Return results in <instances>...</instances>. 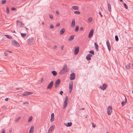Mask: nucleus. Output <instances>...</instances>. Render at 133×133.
Here are the masks:
<instances>
[{"instance_id":"obj_12","label":"nucleus","mask_w":133,"mask_h":133,"mask_svg":"<svg viewBox=\"0 0 133 133\" xmlns=\"http://www.w3.org/2000/svg\"><path fill=\"white\" fill-rule=\"evenodd\" d=\"M12 44L14 45H15L17 47H18L19 46V45L18 42L15 40H14L12 42Z\"/></svg>"},{"instance_id":"obj_28","label":"nucleus","mask_w":133,"mask_h":133,"mask_svg":"<svg viewBox=\"0 0 133 133\" xmlns=\"http://www.w3.org/2000/svg\"><path fill=\"white\" fill-rule=\"evenodd\" d=\"M92 20V19L91 17H90L88 19V21L89 23L91 22Z\"/></svg>"},{"instance_id":"obj_27","label":"nucleus","mask_w":133,"mask_h":133,"mask_svg":"<svg viewBox=\"0 0 133 133\" xmlns=\"http://www.w3.org/2000/svg\"><path fill=\"white\" fill-rule=\"evenodd\" d=\"M17 24H18V25H19L20 26H21L22 25V22L21 21H17Z\"/></svg>"},{"instance_id":"obj_36","label":"nucleus","mask_w":133,"mask_h":133,"mask_svg":"<svg viewBox=\"0 0 133 133\" xmlns=\"http://www.w3.org/2000/svg\"><path fill=\"white\" fill-rule=\"evenodd\" d=\"M6 2V0H2V1L1 3L2 4H4Z\"/></svg>"},{"instance_id":"obj_64","label":"nucleus","mask_w":133,"mask_h":133,"mask_svg":"<svg viewBox=\"0 0 133 133\" xmlns=\"http://www.w3.org/2000/svg\"><path fill=\"white\" fill-rule=\"evenodd\" d=\"M11 131H12V130H10L9 131V132H11Z\"/></svg>"},{"instance_id":"obj_49","label":"nucleus","mask_w":133,"mask_h":133,"mask_svg":"<svg viewBox=\"0 0 133 133\" xmlns=\"http://www.w3.org/2000/svg\"><path fill=\"white\" fill-rule=\"evenodd\" d=\"M54 117V113H52L51 114V117Z\"/></svg>"},{"instance_id":"obj_46","label":"nucleus","mask_w":133,"mask_h":133,"mask_svg":"<svg viewBox=\"0 0 133 133\" xmlns=\"http://www.w3.org/2000/svg\"><path fill=\"white\" fill-rule=\"evenodd\" d=\"M56 12L57 15H59V12L58 10H56Z\"/></svg>"},{"instance_id":"obj_48","label":"nucleus","mask_w":133,"mask_h":133,"mask_svg":"<svg viewBox=\"0 0 133 133\" xmlns=\"http://www.w3.org/2000/svg\"><path fill=\"white\" fill-rule=\"evenodd\" d=\"M60 25V23H58L56 24V26H59Z\"/></svg>"},{"instance_id":"obj_51","label":"nucleus","mask_w":133,"mask_h":133,"mask_svg":"<svg viewBox=\"0 0 133 133\" xmlns=\"http://www.w3.org/2000/svg\"><path fill=\"white\" fill-rule=\"evenodd\" d=\"M49 17L51 19H52L53 18V16L52 15H50L49 16Z\"/></svg>"},{"instance_id":"obj_20","label":"nucleus","mask_w":133,"mask_h":133,"mask_svg":"<svg viewBox=\"0 0 133 133\" xmlns=\"http://www.w3.org/2000/svg\"><path fill=\"white\" fill-rule=\"evenodd\" d=\"M108 8L109 12H110L111 11V5L109 3L108 4Z\"/></svg>"},{"instance_id":"obj_47","label":"nucleus","mask_w":133,"mask_h":133,"mask_svg":"<svg viewBox=\"0 0 133 133\" xmlns=\"http://www.w3.org/2000/svg\"><path fill=\"white\" fill-rule=\"evenodd\" d=\"M99 14L100 15V16L101 17H103V16L102 15V14H101V12L100 11H99Z\"/></svg>"},{"instance_id":"obj_1","label":"nucleus","mask_w":133,"mask_h":133,"mask_svg":"<svg viewBox=\"0 0 133 133\" xmlns=\"http://www.w3.org/2000/svg\"><path fill=\"white\" fill-rule=\"evenodd\" d=\"M68 67L67 65L65 64L64 65L62 69L59 72L61 74H63L67 71Z\"/></svg>"},{"instance_id":"obj_33","label":"nucleus","mask_w":133,"mask_h":133,"mask_svg":"<svg viewBox=\"0 0 133 133\" xmlns=\"http://www.w3.org/2000/svg\"><path fill=\"white\" fill-rule=\"evenodd\" d=\"M26 33H21V35L23 37H25L26 36Z\"/></svg>"},{"instance_id":"obj_43","label":"nucleus","mask_w":133,"mask_h":133,"mask_svg":"<svg viewBox=\"0 0 133 133\" xmlns=\"http://www.w3.org/2000/svg\"><path fill=\"white\" fill-rule=\"evenodd\" d=\"M91 123H92V127L93 128H95L96 127L95 125L94 124L93 122H92Z\"/></svg>"},{"instance_id":"obj_4","label":"nucleus","mask_w":133,"mask_h":133,"mask_svg":"<svg viewBox=\"0 0 133 133\" xmlns=\"http://www.w3.org/2000/svg\"><path fill=\"white\" fill-rule=\"evenodd\" d=\"M73 81L71 82L69 84V92L71 93L72 91L73 87Z\"/></svg>"},{"instance_id":"obj_62","label":"nucleus","mask_w":133,"mask_h":133,"mask_svg":"<svg viewBox=\"0 0 133 133\" xmlns=\"http://www.w3.org/2000/svg\"><path fill=\"white\" fill-rule=\"evenodd\" d=\"M80 109L83 110H84V108H83L81 109Z\"/></svg>"},{"instance_id":"obj_17","label":"nucleus","mask_w":133,"mask_h":133,"mask_svg":"<svg viewBox=\"0 0 133 133\" xmlns=\"http://www.w3.org/2000/svg\"><path fill=\"white\" fill-rule=\"evenodd\" d=\"M34 130V126L33 125H31L30 128L29 130V133H33Z\"/></svg>"},{"instance_id":"obj_60","label":"nucleus","mask_w":133,"mask_h":133,"mask_svg":"<svg viewBox=\"0 0 133 133\" xmlns=\"http://www.w3.org/2000/svg\"><path fill=\"white\" fill-rule=\"evenodd\" d=\"M26 0H22V1L23 2H24L26 1Z\"/></svg>"},{"instance_id":"obj_13","label":"nucleus","mask_w":133,"mask_h":133,"mask_svg":"<svg viewBox=\"0 0 133 133\" xmlns=\"http://www.w3.org/2000/svg\"><path fill=\"white\" fill-rule=\"evenodd\" d=\"M79 51V46L76 47L74 51V54L75 55H77L78 52Z\"/></svg>"},{"instance_id":"obj_63","label":"nucleus","mask_w":133,"mask_h":133,"mask_svg":"<svg viewBox=\"0 0 133 133\" xmlns=\"http://www.w3.org/2000/svg\"><path fill=\"white\" fill-rule=\"evenodd\" d=\"M13 32L14 33H16V31H15V30H14Z\"/></svg>"},{"instance_id":"obj_39","label":"nucleus","mask_w":133,"mask_h":133,"mask_svg":"<svg viewBox=\"0 0 133 133\" xmlns=\"http://www.w3.org/2000/svg\"><path fill=\"white\" fill-rule=\"evenodd\" d=\"M123 5H124V6L125 7V8L126 9H127L128 8L127 6V4L125 3H123Z\"/></svg>"},{"instance_id":"obj_7","label":"nucleus","mask_w":133,"mask_h":133,"mask_svg":"<svg viewBox=\"0 0 133 133\" xmlns=\"http://www.w3.org/2000/svg\"><path fill=\"white\" fill-rule=\"evenodd\" d=\"M75 74L74 72H72L70 75V80H74L75 78Z\"/></svg>"},{"instance_id":"obj_22","label":"nucleus","mask_w":133,"mask_h":133,"mask_svg":"<svg viewBox=\"0 0 133 133\" xmlns=\"http://www.w3.org/2000/svg\"><path fill=\"white\" fill-rule=\"evenodd\" d=\"M51 73L53 75L55 76H56L57 74V72L55 71H52Z\"/></svg>"},{"instance_id":"obj_35","label":"nucleus","mask_w":133,"mask_h":133,"mask_svg":"<svg viewBox=\"0 0 133 133\" xmlns=\"http://www.w3.org/2000/svg\"><path fill=\"white\" fill-rule=\"evenodd\" d=\"M74 13L75 14L77 15H79L80 14V12H79L77 11H75L74 12Z\"/></svg>"},{"instance_id":"obj_42","label":"nucleus","mask_w":133,"mask_h":133,"mask_svg":"<svg viewBox=\"0 0 133 133\" xmlns=\"http://www.w3.org/2000/svg\"><path fill=\"white\" fill-rule=\"evenodd\" d=\"M106 44L107 46L110 45V43H109L108 41H106Z\"/></svg>"},{"instance_id":"obj_11","label":"nucleus","mask_w":133,"mask_h":133,"mask_svg":"<svg viewBox=\"0 0 133 133\" xmlns=\"http://www.w3.org/2000/svg\"><path fill=\"white\" fill-rule=\"evenodd\" d=\"M32 94V92L29 91L24 92V93L22 94L24 96H27L30 95H31Z\"/></svg>"},{"instance_id":"obj_50","label":"nucleus","mask_w":133,"mask_h":133,"mask_svg":"<svg viewBox=\"0 0 133 133\" xmlns=\"http://www.w3.org/2000/svg\"><path fill=\"white\" fill-rule=\"evenodd\" d=\"M80 30L81 31H83V27H81L80 28Z\"/></svg>"},{"instance_id":"obj_21","label":"nucleus","mask_w":133,"mask_h":133,"mask_svg":"<svg viewBox=\"0 0 133 133\" xmlns=\"http://www.w3.org/2000/svg\"><path fill=\"white\" fill-rule=\"evenodd\" d=\"M130 63H128L127 65H126L125 66V68L126 69H129L130 67Z\"/></svg>"},{"instance_id":"obj_32","label":"nucleus","mask_w":133,"mask_h":133,"mask_svg":"<svg viewBox=\"0 0 133 133\" xmlns=\"http://www.w3.org/2000/svg\"><path fill=\"white\" fill-rule=\"evenodd\" d=\"M115 40L116 41H118V36L116 35L115 36Z\"/></svg>"},{"instance_id":"obj_52","label":"nucleus","mask_w":133,"mask_h":133,"mask_svg":"<svg viewBox=\"0 0 133 133\" xmlns=\"http://www.w3.org/2000/svg\"><path fill=\"white\" fill-rule=\"evenodd\" d=\"M5 130H4V129L2 131L1 133H5Z\"/></svg>"},{"instance_id":"obj_37","label":"nucleus","mask_w":133,"mask_h":133,"mask_svg":"<svg viewBox=\"0 0 133 133\" xmlns=\"http://www.w3.org/2000/svg\"><path fill=\"white\" fill-rule=\"evenodd\" d=\"M21 119V117H19L16 120V122H18Z\"/></svg>"},{"instance_id":"obj_24","label":"nucleus","mask_w":133,"mask_h":133,"mask_svg":"<svg viewBox=\"0 0 133 133\" xmlns=\"http://www.w3.org/2000/svg\"><path fill=\"white\" fill-rule=\"evenodd\" d=\"M55 127V126L54 125L51 126L49 130V131H50L51 132L52 130L54 129Z\"/></svg>"},{"instance_id":"obj_57","label":"nucleus","mask_w":133,"mask_h":133,"mask_svg":"<svg viewBox=\"0 0 133 133\" xmlns=\"http://www.w3.org/2000/svg\"><path fill=\"white\" fill-rule=\"evenodd\" d=\"M4 54L5 56H7L8 55V54L5 52L4 53Z\"/></svg>"},{"instance_id":"obj_25","label":"nucleus","mask_w":133,"mask_h":133,"mask_svg":"<svg viewBox=\"0 0 133 133\" xmlns=\"http://www.w3.org/2000/svg\"><path fill=\"white\" fill-rule=\"evenodd\" d=\"M74 35H71L70 36L69 39V41H71L74 39Z\"/></svg>"},{"instance_id":"obj_26","label":"nucleus","mask_w":133,"mask_h":133,"mask_svg":"<svg viewBox=\"0 0 133 133\" xmlns=\"http://www.w3.org/2000/svg\"><path fill=\"white\" fill-rule=\"evenodd\" d=\"M72 8L75 10H78V6H72Z\"/></svg>"},{"instance_id":"obj_58","label":"nucleus","mask_w":133,"mask_h":133,"mask_svg":"<svg viewBox=\"0 0 133 133\" xmlns=\"http://www.w3.org/2000/svg\"><path fill=\"white\" fill-rule=\"evenodd\" d=\"M8 100V98H6L5 99V101H7Z\"/></svg>"},{"instance_id":"obj_10","label":"nucleus","mask_w":133,"mask_h":133,"mask_svg":"<svg viewBox=\"0 0 133 133\" xmlns=\"http://www.w3.org/2000/svg\"><path fill=\"white\" fill-rule=\"evenodd\" d=\"M94 32V29H91L89 33V34L88 36L89 38H90L92 37L93 35Z\"/></svg>"},{"instance_id":"obj_38","label":"nucleus","mask_w":133,"mask_h":133,"mask_svg":"<svg viewBox=\"0 0 133 133\" xmlns=\"http://www.w3.org/2000/svg\"><path fill=\"white\" fill-rule=\"evenodd\" d=\"M89 53L91 54H92L93 55H94V51L92 50H91L89 51Z\"/></svg>"},{"instance_id":"obj_3","label":"nucleus","mask_w":133,"mask_h":133,"mask_svg":"<svg viewBox=\"0 0 133 133\" xmlns=\"http://www.w3.org/2000/svg\"><path fill=\"white\" fill-rule=\"evenodd\" d=\"M68 96L65 97V101L64 102L63 109H64L66 107L68 101Z\"/></svg>"},{"instance_id":"obj_44","label":"nucleus","mask_w":133,"mask_h":133,"mask_svg":"<svg viewBox=\"0 0 133 133\" xmlns=\"http://www.w3.org/2000/svg\"><path fill=\"white\" fill-rule=\"evenodd\" d=\"M50 28L51 29H52L54 28V26L52 24H51L50 25Z\"/></svg>"},{"instance_id":"obj_40","label":"nucleus","mask_w":133,"mask_h":133,"mask_svg":"<svg viewBox=\"0 0 133 133\" xmlns=\"http://www.w3.org/2000/svg\"><path fill=\"white\" fill-rule=\"evenodd\" d=\"M107 47H108V49L109 51H110L111 50L110 45H109L108 46H107Z\"/></svg>"},{"instance_id":"obj_54","label":"nucleus","mask_w":133,"mask_h":133,"mask_svg":"<svg viewBox=\"0 0 133 133\" xmlns=\"http://www.w3.org/2000/svg\"><path fill=\"white\" fill-rule=\"evenodd\" d=\"M61 49L62 50H63V45H62L61 46Z\"/></svg>"},{"instance_id":"obj_14","label":"nucleus","mask_w":133,"mask_h":133,"mask_svg":"<svg viewBox=\"0 0 133 133\" xmlns=\"http://www.w3.org/2000/svg\"><path fill=\"white\" fill-rule=\"evenodd\" d=\"M124 97L125 98V101H123L121 102V105L122 106H123L127 102V99L126 97L125 96H124Z\"/></svg>"},{"instance_id":"obj_56","label":"nucleus","mask_w":133,"mask_h":133,"mask_svg":"<svg viewBox=\"0 0 133 133\" xmlns=\"http://www.w3.org/2000/svg\"><path fill=\"white\" fill-rule=\"evenodd\" d=\"M57 48V46L56 45H55L54 47V49H56V48Z\"/></svg>"},{"instance_id":"obj_8","label":"nucleus","mask_w":133,"mask_h":133,"mask_svg":"<svg viewBox=\"0 0 133 133\" xmlns=\"http://www.w3.org/2000/svg\"><path fill=\"white\" fill-rule=\"evenodd\" d=\"M60 80L59 79H57L55 82V88H57L59 85L60 83Z\"/></svg>"},{"instance_id":"obj_23","label":"nucleus","mask_w":133,"mask_h":133,"mask_svg":"<svg viewBox=\"0 0 133 133\" xmlns=\"http://www.w3.org/2000/svg\"><path fill=\"white\" fill-rule=\"evenodd\" d=\"M72 125V123L71 122H68L67 124H65V125L68 127H70Z\"/></svg>"},{"instance_id":"obj_53","label":"nucleus","mask_w":133,"mask_h":133,"mask_svg":"<svg viewBox=\"0 0 133 133\" xmlns=\"http://www.w3.org/2000/svg\"><path fill=\"white\" fill-rule=\"evenodd\" d=\"M63 92L62 91H61L60 92V94L62 95V94L63 93Z\"/></svg>"},{"instance_id":"obj_59","label":"nucleus","mask_w":133,"mask_h":133,"mask_svg":"<svg viewBox=\"0 0 133 133\" xmlns=\"http://www.w3.org/2000/svg\"><path fill=\"white\" fill-rule=\"evenodd\" d=\"M6 51L7 52H8L9 53H12V52L11 51Z\"/></svg>"},{"instance_id":"obj_30","label":"nucleus","mask_w":133,"mask_h":133,"mask_svg":"<svg viewBox=\"0 0 133 133\" xmlns=\"http://www.w3.org/2000/svg\"><path fill=\"white\" fill-rule=\"evenodd\" d=\"M5 36L7 38H8L10 39H11L12 38V37L11 36H10L8 35H5Z\"/></svg>"},{"instance_id":"obj_15","label":"nucleus","mask_w":133,"mask_h":133,"mask_svg":"<svg viewBox=\"0 0 133 133\" xmlns=\"http://www.w3.org/2000/svg\"><path fill=\"white\" fill-rule=\"evenodd\" d=\"M75 19L74 18H73L72 20L71 26L72 27H74L75 26Z\"/></svg>"},{"instance_id":"obj_16","label":"nucleus","mask_w":133,"mask_h":133,"mask_svg":"<svg viewBox=\"0 0 133 133\" xmlns=\"http://www.w3.org/2000/svg\"><path fill=\"white\" fill-rule=\"evenodd\" d=\"M92 56V55L91 54H89L86 56V58L88 61L90 60L91 59V57Z\"/></svg>"},{"instance_id":"obj_41","label":"nucleus","mask_w":133,"mask_h":133,"mask_svg":"<svg viewBox=\"0 0 133 133\" xmlns=\"http://www.w3.org/2000/svg\"><path fill=\"white\" fill-rule=\"evenodd\" d=\"M6 12H7V13L8 14H9V8L8 7L6 8Z\"/></svg>"},{"instance_id":"obj_6","label":"nucleus","mask_w":133,"mask_h":133,"mask_svg":"<svg viewBox=\"0 0 133 133\" xmlns=\"http://www.w3.org/2000/svg\"><path fill=\"white\" fill-rule=\"evenodd\" d=\"M107 85L106 84H104L102 86H100L99 88L102 90H104L107 87Z\"/></svg>"},{"instance_id":"obj_19","label":"nucleus","mask_w":133,"mask_h":133,"mask_svg":"<svg viewBox=\"0 0 133 133\" xmlns=\"http://www.w3.org/2000/svg\"><path fill=\"white\" fill-rule=\"evenodd\" d=\"M95 46L96 51H98V46L96 43H94Z\"/></svg>"},{"instance_id":"obj_61","label":"nucleus","mask_w":133,"mask_h":133,"mask_svg":"<svg viewBox=\"0 0 133 133\" xmlns=\"http://www.w3.org/2000/svg\"><path fill=\"white\" fill-rule=\"evenodd\" d=\"M132 48V47H128V49H131Z\"/></svg>"},{"instance_id":"obj_55","label":"nucleus","mask_w":133,"mask_h":133,"mask_svg":"<svg viewBox=\"0 0 133 133\" xmlns=\"http://www.w3.org/2000/svg\"><path fill=\"white\" fill-rule=\"evenodd\" d=\"M29 104V103L28 102H24V103H23V104Z\"/></svg>"},{"instance_id":"obj_34","label":"nucleus","mask_w":133,"mask_h":133,"mask_svg":"<svg viewBox=\"0 0 133 133\" xmlns=\"http://www.w3.org/2000/svg\"><path fill=\"white\" fill-rule=\"evenodd\" d=\"M54 119V117H51L50 120V122H52L53 121Z\"/></svg>"},{"instance_id":"obj_45","label":"nucleus","mask_w":133,"mask_h":133,"mask_svg":"<svg viewBox=\"0 0 133 133\" xmlns=\"http://www.w3.org/2000/svg\"><path fill=\"white\" fill-rule=\"evenodd\" d=\"M11 10H12V11H15L16 10V8H11Z\"/></svg>"},{"instance_id":"obj_29","label":"nucleus","mask_w":133,"mask_h":133,"mask_svg":"<svg viewBox=\"0 0 133 133\" xmlns=\"http://www.w3.org/2000/svg\"><path fill=\"white\" fill-rule=\"evenodd\" d=\"M32 119V116H31L29 118L28 120V122H29L31 121Z\"/></svg>"},{"instance_id":"obj_18","label":"nucleus","mask_w":133,"mask_h":133,"mask_svg":"<svg viewBox=\"0 0 133 133\" xmlns=\"http://www.w3.org/2000/svg\"><path fill=\"white\" fill-rule=\"evenodd\" d=\"M65 28H63L60 31V33L61 35L63 34L65 31Z\"/></svg>"},{"instance_id":"obj_2","label":"nucleus","mask_w":133,"mask_h":133,"mask_svg":"<svg viewBox=\"0 0 133 133\" xmlns=\"http://www.w3.org/2000/svg\"><path fill=\"white\" fill-rule=\"evenodd\" d=\"M35 42L34 38L31 37L29 38L27 40V42L28 44L30 45H31L34 43Z\"/></svg>"},{"instance_id":"obj_9","label":"nucleus","mask_w":133,"mask_h":133,"mask_svg":"<svg viewBox=\"0 0 133 133\" xmlns=\"http://www.w3.org/2000/svg\"><path fill=\"white\" fill-rule=\"evenodd\" d=\"M54 83L53 81H51L48 84L47 87V89H51L52 88V86L53 85Z\"/></svg>"},{"instance_id":"obj_5","label":"nucleus","mask_w":133,"mask_h":133,"mask_svg":"<svg viewBox=\"0 0 133 133\" xmlns=\"http://www.w3.org/2000/svg\"><path fill=\"white\" fill-rule=\"evenodd\" d=\"M112 108L111 106H109L107 109V113L109 115L111 114L112 112Z\"/></svg>"},{"instance_id":"obj_31","label":"nucleus","mask_w":133,"mask_h":133,"mask_svg":"<svg viewBox=\"0 0 133 133\" xmlns=\"http://www.w3.org/2000/svg\"><path fill=\"white\" fill-rule=\"evenodd\" d=\"M79 29V27L77 25L76 26L75 31H76L77 32L78 31Z\"/></svg>"}]
</instances>
